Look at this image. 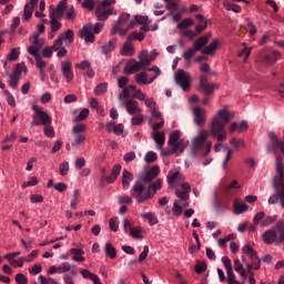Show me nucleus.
<instances>
[{"mask_svg": "<svg viewBox=\"0 0 284 284\" xmlns=\"http://www.w3.org/2000/svg\"><path fill=\"white\" fill-rule=\"evenodd\" d=\"M234 119V115L227 112V110H220L217 112V116L213 118L210 132L214 139H217L219 143H223V141L227 140V131H225V126Z\"/></svg>", "mask_w": 284, "mask_h": 284, "instance_id": "obj_1", "label": "nucleus"}, {"mask_svg": "<svg viewBox=\"0 0 284 284\" xmlns=\"http://www.w3.org/2000/svg\"><path fill=\"white\" fill-rule=\"evenodd\" d=\"M268 139L271 140V143L266 145L267 152H272L276 159L277 175L274 179H278L281 181L284 173L283 155H281L284 154V142L277 138L274 131L268 132Z\"/></svg>", "mask_w": 284, "mask_h": 284, "instance_id": "obj_2", "label": "nucleus"}, {"mask_svg": "<svg viewBox=\"0 0 284 284\" xmlns=\"http://www.w3.org/2000/svg\"><path fill=\"white\" fill-rule=\"evenodd\" d=\"M162 187L161 179L155 180L149 185L148 192H145V186L140 181L135 182L132 186L130 194L133 199H136L138 203H145L149 199H152L159 190Z\"/></svg>", "mask_w": 284, "mask_h": 284, "instance_id": "obj_3", "label": "nucleus"}, {"mask_svg": "<svg viewBox=\"0 0 284 284\" xmlns=\"http://www.w3.org/2000/svg\"><path fill=\"white\" fill-rule=\"evenodd\" d=\"M210 132L202 130L192 141L193 156H207L212 152V142H207Z\"/></svg>", "mask_w": 284, "mask_h": 284, "instance_id": "obj_4", "label": "nucleus"}, {"mask_svg": "<svg viewBox=\"0 0 284 284\" xmlns=\"http://www.w3.org/2000/svg\"><path fill=\"white\" fill-rule=\"evenodd\" d=\"M262 236L266 245L284 243V222L278 221L272 229L265 231Z\"/></svg>", "mask_w": 284, "mask_h": 284, "instance_id": "obj_5", "label": "nucleus"}, {"mask_svg": "<svg viewBox=\"0 0 284 284\" xmlns=\"http://www.w3.org/2000/svg\"><path fill=\"white\" fill-rule=\"evenodd\" d=\"M273 189L275 193L268 197V205H276L281 201V205L284 207V184H281L278 179H273Z\"/></svg>", "mask_w": 284, "mask_h": 284, "instance_id": "obj_6", "label": "nucleus"}, {"mask_svg": "<svg viewBox=\"0 0 284 284\" xmlns=\"http://www.w3.org/2000/svg\"><path fill=\"white\" fill-rule=\"evenodd\" d=\"M175 83L182 88V90L185 92L190 89V82L192 79L190 78V73L183 69H179L178 72L174 75Z\"/></svg>", "mask_w": 284, "mask_h": 284, "instance_id": "obj_7", "label": "nucleus"}, {"mask_svg": "<svg viewBox=\"0 0 284 284\" xmlns=\"http://www.w3.org/2000/svg\"><path fill=\"white\" fill-rule=\"evenodd\" d=\"M33 112H36V115H33V119L38 120L40 125H52V118L48 112L43 111V109L39 106L32 108Z\"/></svg>", "mask_w": 284, "mask_h": 284, "instance_id": "obj_8", "label": "nucleus"}, {"mask_svg": "<svg viewBox=\"0 0 284 284\" xmlns=\"http://www.w3.org/2000/svg\"><path fill=\"white\" fill-rule=\"evenodd\" d=\"M112 14L114 17H116L118 14L116 9L114 7L105 9L104 7L98 6L95 9V17L98 21H108V19H110V16Z\"/></svg>", "mask_w": 284, "mask_h": 284, "instance_id": "obj_9", "label": "nucleus"}, {"mask_svg": "<svg viewBox=\"0 0 284 284\" xmlns=\"http://www.w3.org/2000/svg\"><path fill=\"white\" fill-rule=\"evenodd\" d=\"M31 45L28 48L29 54L31 57H39V52H41V48H43V40L39 39V33H36L30 38Z\"/></svg>", "mask_w": 284, "mask_h": 284, "instance_id": "obj_10", "label": "nucleus"}, {"mask_svg": "<svg viewBox=\"0 0 284 284\" xmlns=\"http://www.w3.org/2000/svg\"><path fill=\"white\" fill-rule=\"evenodd\" d=\"M60 70L62 72L63 79L67 81V83H70L74 80V71L72 70V62L67 60L62 61L60 65Z\"/></svg>", "mask_w": 284, "mask_h": 284, "instance_id": "obj_11", "label": "nucleus"}, {"mask_svg": "<svg viewBox=\"0 0 284 284\" xmlns=\"http://www.w3.org/2000/svg\"><path fill=\"white\" fill-rule=\"evenodd\" d=\"M159 174H161V169H159V165H154L146 173L139 176V182L152 183V181H154V179H156Z\"/></svg>", "mask_w": 284, "mask_h": 284, "instance_id": "obj_12", "label": "nucleus"}, {"mask_svg": "<svg viewBox=\"0 0 284 284\" xmlns=\"http://www.w3.org/2000/svg\"><path fill=\"white\" fill-rule=\"evenodd\" d=\"M200 88L206 97L214 94V90L219 88V84L207 82V77L200 75Z\"/></svg>", "mask_w": 284, "mask_h": 284, "instance_id": "obj_13", "label": "nucleus"}, {"mask_svg": "<svg viewBox=\"0 0 284 284\" xmlns=\"http://www.w3.org/2000/svg\"><path fill=\"white\" fill-rule=\"evenodd\" d=\"M148 68V64L143 62V60H140L139 62L135 60H131L125 67H124V74H132V72H139V70H145Z\"/></svg>", "mask_w": 284, "mask_h": 284, "instance_id": "obj_14", "label": "nucleus"}, {"mask_svg": "<svg viewBox=\"0 0 284 284\" xmlns=\"http://www.w3.org/2000/svg\"><path fill=\"white\" fill-rule=\"evenodd\" d=\"M78 37H80V39L84 38L87 43H94L95 37L94 33H92V23H88L80 29Z\"/></svg>", "mask_w": 284, "mask_h": 284, "instance_id": "obj_15", "label": "nucleus"}, {"mask_svg": "<svg viewBox=\"0 0 284 284\" xmlns=\"http://www.w3.org/2000/svg\"><path fill=\"white\" fill-rule=\"evenodd\" d=\"M193 114H194V123L199 128H203L205 125V109L195 108L193 110Z\"/></svg>", "mask_w": 284, "mask_h": 284, "instance_id": "obj_16", "label": "nucleus"}, {"mask_svg": "<svg viewBox=\"0 0 284 284\" xmlns=\"http://www.w3.org/2000/svg\"><path fill=\"white\" fill-rule=\"evenodd\" d=\"M67 3H68V0L60 1L55 9H50L49 14H52L58 19H63V13L65 12Z\"/></svg>", "mask_w": 284, "mask_h": 284, "instance_id": "obj_17", "label": "nucleus"}, {"mask_svg": "<svg viewBox=\"0 0 284 284\" xmlns=\"http://www.w3.org/2000/svg\"><path fill=\"white\" fill-rule=\"evenodd\" d=\"M282 54L280 51L275 50L272 54L270 53H262L261 54V61H264L265 63H276L278 59H281Z\"/></svg>", "mask_w": 284, "mask_h": 284, "instance_id": "obj_18", "label": "nucleus"}, {"mask_svg": "<svg viewBox=\"0 0 284 284\" xmlns=\"http://www.w3.org/2000/svg\"><path fill=\"white\" fill-rule=\"evenodd\" d=\"M125 109L128 114H130L131 116L134 114H139V112H141V108H139V102L134 100L126 101Z\"/></svg>", "mask_w": 284, "mask_h": 284, "instance_id": "obj_19", "label": "nucleus"}, {"mask_svg": "<svg viewBox=\"0 0 284 284\" xmlns=\"http://www.w3.org/2000/svg\"><path fill=\"white\" fill-rule=\"evenodd\" d=\"M39 6V0H30L29 4L24 6L23 19L28 21L32 17V9Z\"/></svg>", "mask_w": 284, "mask_h": 284, "instance_id": "obj_20", "label": "nucleus"}, {"mask_svg": "<svg viewBox=\"0 0 284 284\" xmlns=\"http://www.w3.org/2000/svg\"><path fill=\"white\" fill-rule=\"evenodd\" d=\"M130 181H134V174L128 170L122 172V187L123 190H130Z\"/></svg>", "mask_w": 284, "mask_h": 284, "instance_id": "obj_21", "label": "nucleus"}, {"mask_svg": "<svg viewBox=\"0 0 284 284\" xmlns=\"http://www.w3.org/2000/svg\"><path fill=\"white\" fill-rule=\"evenodd\" d=\"M50 18V26H51V32H59L61 30L62 24H61V18H57V16H53L52 13L49 14Z\"/></svg>", "mask_w": 284, "mask_h": 284, "instance_id": "obj_22", "label": "nucleus"}, {"mask_svg": "<svg viewBox=\"0 0 284 284\" xmlns=\"http://www.w3.org/2000/svg\"><path fill=\"white\" fill-rule=\"evenodd\" d=\"M154 79H156V77L148 80V74H145V72H140L135 75V81L139 85H148L150 83H153Z\"/></svg>", "mask_w": 284, "mask_h": 284, "instance_id": "obj_23", "label": "nucleus"}, {"mask_svg": "<svg viewBox=\"0 0 284 284\" xmlns=\"http://www.w3.org/2000/svg\"><path fill=\"white\" fill-rule=\"evenodd\" d=\"M181 140V131L175 130L169 136V145L171 148H179V141Z\"/></svg>", "mask_w": 284, "mask_h": 284, "instance_id": "obj_24", "label": "nucleus"}, {"mask_svg": "<svg viewBox=\"0 0 284 284\" xmlns=\"http://www.w3.org/2000/svg\"><path fill=\"white\" fill-rule=\"evenodd\" d=\"M121 174V164H115L111 171V175L104 178L106 182L114 183L119 175Z\"/></svg>", "mask_w": 284, "mask_h": 284, "instance_id": "obj_25", "label": "nucleus"}, {"mask_svg": "<svg viewBox=\"0 0 284 284\" xmlns=\"http://www.w3.org/2000/svg\"><path fill=\"white\" fill-rule=\"evenodd\" d=\"M21 64H17V70L10 75V87L13 90H17V87L19 85V75L21 74V69L20 68Z\"/></svg>", "mask_w": 284, "mask_h": 284, "instance_id": "obj_26", "label": "nucleus"}, {"mask_svg": "<svg viewBox=\"0 0 284 284\" xmlns=\"http://www.w3.org/2000/svg\"><path fill=\"white\" fill-rule=\"evenodd\" d=\"M196 19L200 24L195 27V33L201 34V32L207 29V21H205V17H203V14H196Z\"/></svg>", "mask_w": 284, "mask_h": 284, "instance_id": "obj_27", "label": "nucleus"}, {"mask_svg": "<svg viewBox=\"0 0 284 284\" xmlns=\"http://www.w3.org/2000/svg\"><path fill=\"white\" fill-rule=\"evenodd\" d=\"M216 48H219V40L214 39L209 45L202 49L201 53L212 55L216 52Z\"/></svg>", "mask_w": 284, "mask_h": 284, "instance_id": "obj_28", "label": "nucleus"}, {"mask_svg": "<svg viewBox=\"0 0 284 284\" xmlns=\"http://www.w3.org/2000/svg\"><path fill=\"white\" fill-rule=\"evenodd\" d=\"M242 252H244V254H247V256H250L252 263L254 261H260L258 253H256V251H254V248H252L250 244H246L245 246H243Z\"/></svg>", "mask_w": 284, "mask_h": 284, "instance_id": "obj_29", "label": "nucleus"}, {"mask_svg": "<svg viewBox=\"0 0 284 284\" xmlns=\"http://www.w3.org/2000/svg\"><path fill=\"white\" fill-rule=\"evenodd\" d=\"M207 45V38L200 37L193 42V49L195 52H201Z\"/></svg>", "mask_w": 284, "mask_h": 284, "instance_id": "obj_30", "label": "nucleus"}, {"mask_svg": "<svg viewBox=\"0 0 284 284\" xmlns=\"http://www.w3.org/2000/svg\"><path fill=\"white\" fill-rule=\"evenodd\" d=\"M59 39L63 41H68V43H74V30L68 29L65 32L61 33Z\"/></svg>", "mask_w": 284, "mask_h": 284, "instance_id": "obj_31", "label": "nucleus"}, {"mask_svg": "<svg viewBox=\"0 0 284 284\" xmlns=\"http://www.w3.org/2000/svg\"><path fill=\"white\" fill-rule=\"evenodd\" d=\"M153 139H154L159 150H162L163 145H165V133L156 132V133H154Z\"/></svg>", "mask_w": 284, "mask_h": 284, "instance_id": "obj_32", "label": "nucleus"}, {"mask_svg": "<svg viewBox=\"0 0 284 284\" xmlns=\"http://www.w3.org/2000/svg\"><path fill=\"white\" fill-rule=\"evenodd\" d=\"M132 41L126 40L121 51L124 57H132L134 54V47L131 44Z\"/></svg>", "mask_w": 284, "mask_h": 284, "instance_id": "obj_33", "label": "nucleus"}, {"mask_svg": "<svg viewBox=\"0 0 284 284\" xmlns=\"http://www.w3.org/2000/svg\"><path fill=\"white\" fill-rule=\"evenodd\" d=\"M233 206L235 214H243V212H247V210H250V206H247V204L240 203L239 200L234 201Z\"/></svg>", "mask_w": 284, "mask_h": 284, "instance_id": "obj_34", "label": "nucleus"}, {"mask_svg": "<svg viewBox=\"0 0 284 284\" xmlns=\"http://www.w3.org/2000/svg\"><path fill=\"white\" fill-rule=\"evenodd\" d=\"M116 48V39H112L102 47V54H110Z\"/></svg>", "mask_w": 284, "mask_h": 284, "instance_id": "obj_35", "label": "nucleus"}, {"mask_svg": "<svg viewBox=\"0 0 284 284\" xmlns=\"http://www.w3.org/2000/svg\"><path fill=\"white\" fill-rule=\"evenodd\" d=\"M142 219H148L149 221V225H156L159 223V219L156 217V215H154V213L149 212V213H142L141 214Z\"/></svg>", "mask_w": 284, "mask_h": 284, "instance_id": "obj_36", "label": "nucleus"}, {"mask_svg": "<svg viewBox=\"0 0 284 284\" xmlns=\"http://www.w3.org/2000/svg\"><path fill=\"white\" fill-rule=\"evenodd\" d=\"M70 270H77V266L64 262L61 266H58V274H65V272H70Z\"/></svg>", "mask_w": 284, "mask_h": 284, "instance_id": "obj_37", "label": "nucleus"}, {"mask_svg": "<svg viewBox=\"0 0 284 284\" xmlns=\"http://www.w3.org/2000/svg\"><path fill=\"white\" fill-rule=\"evenodd\" d=\"M239 187H241L239 186V181L233 180L232 183L225 189L226 196H234V189H239Z\"/></svg>", "mask_w": 284, "mask_h": 284, "instance_id": "obj_38", "label": "nucleus"}, {"mask_svg": "<svg viewBox=\"0 0 284 284\" xmlns=\"http://www.w3.org/2000/svg\"><path fill=\"white\" fill-rule=\"evenodd\" d=\"M172 212L174 216H181V214H183V206H181V200H176L173 203Z\"/></svg>", "mask_w": 284, "mask_h": 284, "instance_id": "obj_39", "label": "nucleus"}, {"mask_svg": "<svg viewBox=\"0 0 284 284\" xmlns=\"http://www.w3.org/2000/svg\"><path fill=\"white\" fill-rule=\"evenodd\" d=\"M20 54H21V48H13V49H11L7 59H8V61H17V59H19Z\"/></svg>", "mask_w": 284, "mask_h": 284, "instance_id": "obj_40", "label": "nucleus"}, {"mask_svg": "<svg viewBox=\"0 0 284 284\" xmlns=\"http://www.w3.org/2000/svg\"><path fill=\"white\" fill-rule=\"evenodd\" d=\"M191 26H194V20H192V18H185L182 22L178 23L176 28L179 30H183L185 28H190Z\"/></svg>", "mask_w": 284, "mask_h": 284, "instance_id": "obj_41", "label": "nucleus"}, {"mask_svg": "<svg viewBox=\"0 0 284 284\" xmlns=\"http://www.w3.org/2000/svg\"><path fill=\"white\" fill-rule=\"evenodd\" d=\"M105 254L111 258H116V248L111 243L105 244Z\"/></svg>", "mask_w": 284, "mask_h": 284, "instance_id": "obj_42", "label": "nucleus"}, {"mask_svg": "<svg viewBox=\"0 0 284 284\" xmlns=\"http://www.w3.org/2000/svg\"><path fill=\"white\" fill-rule=\"evenodd\" d=\"M227 274V284H241V282L236 281V274H234V270L231 268L230 271H226Z\"/></svg>", "mask_w": 284, "mask_h": 284, "instance_id": "obj_43", "label": "nucleus"}, {"mask_svg": "<svg viewBox=\"0 0 284 284\" xmlns=\"http://www.w3.org/2000/svg\"><path fill=\"white\" fill-rule=\"evenodd\" d=\"M108 92V83H100L95 89H94V94L98 97H101V94H105Z\"/></svg>", "mask_w": 284, "mask_h": 284, "instance_id": "obj_44", "label": "nucleus"}, {"mask_svg": "<svg viewBox=\"0 0 284 284\" xmlns=\"http://www.w3.org/2000/svg\"><path fill=\"white\" fill-rule=\"evenodd\" d=\"M143 39H145V34H143V33H136V32H132V33H130L129 36H128V38H126V41H134V40H136V41H143Z\"/></svg>", "mask_w": 284, "mask_h": 284, "instance_id": "obj_45", "label": "nucleus"}, {"mask_svg": "<svg viewBox=\"0 0 284 284\" xmlns=\"http://www.w3.org/2000/svg\"><path fill=\"white\" fill-rule=\"evenodd\" d=\"M156 159H159V155L154 151H149L144 156L146 163H154Z\"/></svg>", "mask_w": 284, "mask_h": 284, "instance_id": "obj_46", "label": "nucleus"}, {"mask_svg": "<svg viewBox=\"0 0 284 284\" xmlns=\"http://www.w3.org/2000/svg\"><path fill=\"white\" fill-rule=\"evenodd\" d=\"M68 172H70V163L68 161H64L60 164V175L67 176Z\"/></svg>", "mask_w": 284, "mask_h": 284, "instance_id": "obj_47", "label": "nucleus"}, {"mask_svg": "<svg viewBox=\"0 0 284 284\" xmlns=\"http://www.w3.org/2000/svg\"><path fill=\"white\" fill-rule=\"evenodd\" d=\"M278 219L277 215H271V216H266L263 221H262V227H267L268 225H272V223H275V221Z\"/></svg>", "mask_w": 284, "mask_h": 284, "instance_id": "obj_48", "label": "nucleus"}, {"mask_svg": "<svg viewBox=\"0 0 284 284\" xmlns=\"http://www.w3.org/2000/svg\"><path fill=\"white\" fill-rule=\"evenodd\" d=\"M85 141V135L78 133L74 138V141L72 143L73 148H79L81 145V143H83Z\"/></svg>", "mask_w": 284, "mask_h": 284, "instance_id": "obj_49", "label": "nucleus"}, {"mask_svg": "<svg viewBox=\"0 0 284 284\" xmlns=\"http://www.w3.org/2000/svg\"><path fill=\"white\" fill-rule=\"evenodd\" d=\"M194 270L196 274H203V272L207 270V264H205V262L197 261Z\"/></svg>", "mask_w": 284, "mask_h": 284, "instance_id": "obj_50", "label": "nucleus"}, {"mask_svg": "<svg viewBox=\"0 0 284 284\" xmlns=\"http://www.w3.org/2000/svg\"><path fill=\"white\" fill-rule=\"evenodd\" d=\"M36 59V65L38 68L39 71L41 70H45V65H48V63H45V61H43V59H41V55H33Z\"/></svg>", "mask_w": 284, "mask_h": 284, "instance_id": "obj_51", "label": "nucleus"}, {"mask_svg": "<svg viewBox=\"0 0 284 284\" xmlns=\"http://www.w3.org/2000/svg\"><path fill=\"white\" fill-rule=\"evenodd\" d=\"M224 8L226 10H232L233 12H241V6L232 2H224Z\"/></svg>", "mask_w": 284, "mask_h": 284, "instance_id": "obj_52", "label": "nucleus"}, {"mask_svg": "<svg viewBox=\"0 0 284 284\" xmlns=\"http://www.w3.org/2000/svg\"><path fill=\"white\" fill-rule=\"evenodd\" d=\"M139 60L143 61L146 65H150V53L148 50H142L140 52Z\"/></svg>", "mask_w": 284, "mask_h": 284, "instance_id": "obj_53", "label": "nucleus"}, {"mask_svg": "<svg viewBox=\"0 0 284 284\" xmlns=\"http://www.w3.org/2000/svg\"><path fill=\"white\" fill-rule=\"evenodd\" d=\"M90 116V110L83 109L78 116H75V122L79 123L81 121H85V118Z\"/></svg>", "mask_w": 284, "mask_h": 284, "instance_id": "obj_54", "label": "nucleus"}, {"mask_svg": "<svg viewBox=\"0 0 284 284\" xmlns=\"http://www.w3.org/2000/svg\"><path fill=\"white\" fill-rule=\"evenodd\" d=\"M38 281H40L41 284H59V282H57V280H54L53 277H45L43 275H40L38 277Z\"/></svg>", "mask_w": 284, "mask_h": 284, "instance_id": "obj_55", "label": "nucleus"}, {"mask_svg": "<svg viewBox=\"0 0 284 284\" xmlns=\"http://www.w3.org/2000/svg\"><path fill=\"white\" fill-rule=\"evenodd\" d=\"M109 227L112 232H119V217H113L109 221Z\"/></svg>", "mask_w": 284, "mask_h": 284, "instance_id": "obj_56", "label": "nucleus"}, {"mask_svg": "<svg viewBox=\"0 0 284 284\" xmlns=\"http://www.w3.org/2000/svg\"><path fill=\"white\" fill-rule=\"evenodd\" d=\"M131 94H132V92L130 91V89L124 88L119 93L118 99H119V101H123V99H130Z\"/></svg>", "mask_w": 284, "mask_h": 284, "instance_id": "obj_57", "label": "nucleus"}, {"mask_svg": "<svg viewBox=\"0 0 284 284\" xmlns=\"http://www.w3.org/2000/svg\"><path fill=\"white\" fill-rule=\"evenodd\" d=\"M43 132L49 139H54V128L51 124L44 125Z\"/></svg>", "mask_w": 284, "mask_h": 284, "instance_id": "obj_58", "label": "nucleus"}, {"mask_svg": "<svg viewBox=\"0 0 284 284\" xmlns=\"http://www.w3.org/2000/svg\"><path fill=\"white\" fill-rule=\"evenodd\" d=\"M175 195L178 196V199H180L181 202L187 201V199H190V193L181 190H175Z\"/></svg>", "mask_w": 284, "mask_h": 284, "instance_id": "obj_59", "label": "nucleus"}, {"mask_svg": "<svg viewBox=\"0 0 284 284\" xmlns=\"http://www.w3.org/2000/svg\"><path fill=\"white\" fill-rule=\"evenodd\" d=\"M88 126L85 124H77L72 129V134H81V132H85Z\"/></svg>", "mask_w": 284, "mask_h": 284, "instance_id": "obj_60", "label": "nucleus"}, {"mask_svg": "<svg viewBox=\"0 0 284 284\" xmlns=\"http://www.w3.org/2000/svg\"><path fill=\"white\" fill-rule=\"evenodd\" d=\"M185 148H187V142L181 140L180 142H178V148H173V152H184Z\"/></svg>", "mask_w": 284, "mask_h": 284, "instance_id": "obj_61", "label": "nucleus"}, {"mask_svg": "<svg viewBox=\"0 0 284 284\" xmlns=\"http://www.w3.org/2000/svg\"><path fill=\"white\" fill-rule=\"evenodd\" d=\"M194 54H196V51L194 50V48H190L187 51H185L182 57L183 59H185V61H190V59H192V57H194Z\"/></svg>", "mask_w": 284, "mask_h": 284, "instance_id": "obj_62", "label": "nucleus"}, {"mask_svg": "<svg viewBox=\"0 0 284 284\" xmlns=\"http://www.w3.org/2000/svg\"><path fill=\"white\" fill-rule=\"evenodd\" d=\"M16 283L17 284H28V277H26V275H23V273H18L16 275Z\"/></svg>", "mask_w": 284, "mask_h": 284, "instance_id": "obj_63", "label": "nucleus"}, {"mask_svg": "<svg viewBox=\"0 0 284 284\" xmlns=\"http://www.w3.org/2000/svg\"><path fill=\"white\" fill-rule=\"evenodd\" d=\"M130 234L133 236V239H142L141 227H130Z\"/></svg>", "mask_w": 284, "mask_h": 284, "instance_id": "obj_64", "label": "nucleus"}]
</instances>
